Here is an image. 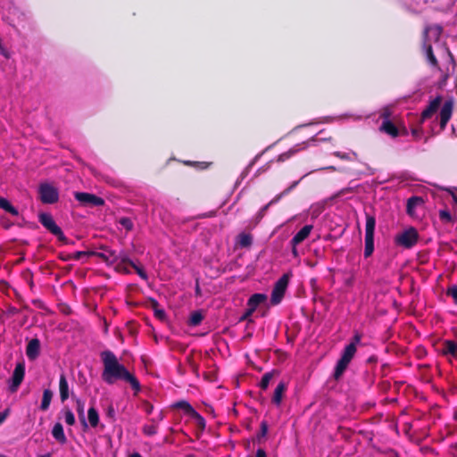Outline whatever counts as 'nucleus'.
<instances>
[{"label": "nucleus", "mask_w": 457, "mask_h": 457, "mask_svg": "<svg viewBox=\"0 0 457 457\" xmlns=\"http://www.w3.org/2000/svg\"><path fill=\"white\" fill-rule=\"evenodd\" d=\"M102 361L104 362V370L102 378L107 384L112 385L118 379L129 382L131 387L139 392L141 389L139 381L129 373L124 365L118 361L117 357L110 351L103 352Z\"/></svg>", "instance_id": "nucleus-1"}, {"label": "nucleus", "mask_w": 457, "mask_h": 457, "mask_svg": "<svg viewBox=\"0 0 457 457\" xmlns=\"http://www.w3.org/2000/svg\"><path fill=\"white\" fill-rule=\"evenodd\" d=\"M442 33V28L438 25L428 26L423 33V49L428 63L436 67L437 65L436 58L433 54V48L441 47L439 38Z\"/></svg>", "instance_id": "nucleus-2"}, {"label": "nucleus", "mask_w": 457, "mask_h": 457, "mask_svg": "<svg viewBox=\"0 0 457 457\" xmlns=\"http://www.w3.org/2000/svg\"><path fill=\"white\" fill-rule=\"evenodd\" d=\"M361 339V335L359 333H355L352 342L345 347L341 358L338 360L335 369L336 378H338L347 368L348 364L356 353L357 345L360 344Z\"/></svg>", "instance_id": "nucleus-3"}, {"label": "nucleus", "mask_w": 457, "mask_h": 457, "mask_svg": "<svg viewBox=\"0 0 457 457\" xmlns=\"http://www.w3.org/2000/svg\"><path fill=\"white\" fill-rule=\"evenodd\" d=\"M418 238V231L413 227H410L396 235L395 242L397 245L409 249L417 244Z\"/></svg>", "instance_id": "nucleus-4"}, {"label": "nucleus", "mask_w": 457, "mask_h": 457, "mask_svg": "<svg viewBox=\"0 0 457 457\" xmlns=\"http://www.w3.org/2000/svg\"><path fill=\"white\" fill-rule=\"evenodd\" d=\"M40 200L43 204H52L58 201V189L49 183H41L38 187Z\"/></svg>", "instance_id": "nucleus-5"}, {"label": "nucleus", "mask_w": 457, "mask_h": 457, "mask_svg": "<svg viewBox=\"0 0 457 457\" xmlns=\"http://www.w3.org/2000/svg\"><path fill=\"white\" fill-rule=\"evenodd\" d=\"M290 274H284L276 283L271 292L270 302L273 304H278L281 302L288 286Z\"/></svg>", "instance_id": "nucleus-6"}, {"label": "nucleus", "mask_w": 457, "mask_h": 457, "mask_svg": "<svg viewBox=\"0 0 457 457\" xmlns=\"http://www.w3.org/2000/svg\"><path fill=\"white\" fill-rule=\"evenodd\" d=\"M40 223L47 228L52 234L56 236L59 240L65 241L66 237L62 231L61 228L55 223L52 215L46 212L40 213L39 216Z\"/></svg>", "instance_id": "nucleus-7"}, {"label": "nucleus", "mask_w": 457, "mask_h": 457, "mask_svg": "<svg viewBox=\"0 0 457 457\" xmlns=\"http://www.w3.org/2000/svg\"><path fill=\"white\" fill-rule=\"evenodd\" d=\"M25 376V365L22 362L16 364L11 378L8 380V389L14 393L18 390Z\"/></svg>", "instance_id": "nucleus-8"}, {"label": "nucleus", "mask_w": 457, "mask_h": 457, "mask_svg": "<svg viewBox=\"0 0 457 457\" xmlns=\"http://www.w3.org/2000/svg\"><path fill=\"white\" fill-rule=\"evenodd\" d=\"M75 199L86 206H102L104 204L103 198L89 193L76 192Z\"/></svg>", "instance_id": "nucleus-9"}, {"label": "nucleus", "mask_w": 457, "mask_h": 457, "mask_svg": "<svg viewBox=\"0 0 457 457\" xmlns=\"http://www.w3.org/2000/svg\"><path fill=\"white\" fill-rule=\"evenodd\" d=\"M453 109V99L447 100L444 103V104L440 110V113H439L441 129H444L446 126L447 122L449 121L450 118L452 117Z\"/></svg>", "instance_id": "nucleus-10"}, {"label": "nucleus", "mask_w": 457, "mask_h": 457, "mask_svg": "<svg viewBox=\"0 0 457 457\" xmlns=\"http://www.w3.org/2000/svg\"><path fill=\"white\" fill-rule=\"evenodd\" d=\"M97 255L109 264L116 262L119 259L125 260L116 251L109 248H104L102 252L97 253Z\"/></svg>", "instance_id": "nucleus-11"}, {"label": "nucleus", "mask_w": 457, "mask_h": 457, "mask_svg": "<svg viewBox=\"0 0 457 457\" xmlns=\"http://www.w3.org/2000/svg\"><path fill=\"white\" fill-rule=\"evenodd\" d=\"M76 402V411L83 428V430H87L88 428V424L87 421L86 414H85V401L81 398L77 397L75 399Z\"/></svg>", "instance_id": "nucleus-12"}, {"label": "nucleus", "mask_w": 457, "mask_h": 457, "mask_svg": "<svg viewBox=\"0 0 457 457\" xmlns=\"http://www.w3.org/2000/svg\"><path fill=\"white\" fill-rule=\"evenodd\" d=\"M441 100L442 99L440 96H436L432 101H430L428 107L421 113V118L423 120L430 118L434 113L436 112L441 104Z\"/></svg>", "instance_id": "nucleus-13"}, {"label": "nucleus", "mask_w": 457, "mask_h": 457, "mask_svg": "<svg viewBox=\"0 0 457 457\" xmlns=\"http://www.w3.org/2000/svg\"><path fill=\"white\" fill-rule=\"evenodd\" d=\"M40 342L37 338L31 339L26 348V354L29 360H35L39 355Z\"/></svg>", "instance_id": "nucleus-14"}, {"label": "nucleus", "mask_w": 457, "mask_h": 457, "mask_svg": "<svg viewBox=\"0 0 457 457\" xmlns=\"http://www.w3.org/2000/svg\"><path fill=\"white\" fill-rule=\"evenodd\" d=\"M312 230V225H305L303 226L291 239V245H299L303 241H304L309 235L311 234V231Z\"/></svg>", "instance_id": "nucleus-15"}, {"label": "nucleus", "mask_w": 457, "mask_h": 457, "mask_svg": "<svg viewBox=\"0 0 457 457\" xmlns=\"http://www.w3.org/2000/svg\"><path fill=\"white\" fill-rule=\"evenodd\" d=\"M383 116H384V120L380 127V129L394 137H397L398 129L394 125V123L389 120V114L384 113Z\"/></svg>", "instance_id": "nucleus-16"}, {"label": "nucleus", "mask_w": 457, "mask_h": 457, "mask_svg": "<svg viewBox=\"0 0 457 457\" xmlns=\"http://www.w3.org/2000/svg\"><path fill=\"white\" fill-rule=\"evenodd\" d=\"M59 392L62 402H65L70 396L69 384L64 374L60 376Z\"/></svg>", "instance_id": "nucleus-17"}, {"label": "nucleus", "mask_w": 457, "mask_h": 457, "mask_svg": "<svg viewBox=\"0 0 457 457\" xmlns=\"http://www.w3.org/2000/svg\"><path fill=\"white\" fill-rule=\"evenodd\" d=\"M52 435L54 438L62 445L65 444L67 441L62 425L59 422L54 425L52 429Z\"/></svg>", "instance_id": "nucleus-18"}, {"label": "nucleus", "mask_w": 457, "mask_h": 457, "mask_svg": "<svg viewBox=\"0 0 457 457\" xmlns=\"http://www.w3.org/2000/svg\"><path fill=\"white\" fill-rule=\"evenodd\" d=\"M266 300L264 294H254L247 301V306L250 307V312H254L257 307Z\"/></svg>", "instance_id": "nucleus-19"}, {"label": "nucleus", "mask_w": 457, "mask_h": 457, "mask_svg": "<svg viewBox=\"0 0 457 457\" xmlns=\"http://www.w3.org/2000/svg\"><path fill=\"white\" fill-rule=\"evenodd\" d=\"M285 390H286V385L284 382H280L276 386V388L274 390L273 396H272V403L275 405L279 406L281 404Z\"/></svg>", "instance_id": "nucleus-20"}, {"label": "nucleus", "mask_w": 457, "mask_h": 457, "mask_svg": "<svg viewBox=\"0 0 457 457\" xmlns=\"http://www.w3.org/2000/svg\"><path fill=\"white\" fill-rule=\"evenodd\" d=\"M376 220L373 216H367L365 224V238H374Z\"/></svg>", "instance_id": "nucleus-21"}, {"label": "nucleus", "mask_w": 457, "mask_h": 457, "mask_svg": "<svg viewBox=\"0 0 457 457\" xmlns=\"http://www.w3.org/2000/svg\"><path fill=\"white\" fill-rule=\"evenodd\" d=\"M173 408L181 409L186 414L191 416L195 410L194 407L186 400H180L172 403Z\"/></svg>", "instance_id": "nucleus-22"}, {"label": "nucleus", "mask_w": 457, "mask_h": 457, "mask_svg": "<svg viewBox=\"0 0 457 457\" xmlns=\"http://www.w3.org/2000/svg\"><path fill=\"white\" fill-rule=\"evenodd\" d=\"M88 427L96 428L99 424V414L96 408L90 407L87 411V419Z\"/></svg>", "instance_id": "nucleus-23"}, {"label": "nucleus", "mask_w": 457, "mask_h": 457, "mask_svg": "<svg viewBox=\"0 0 457 457\" xmlns=\"http://www.w3.org/2000/svg\"><path fill=\"white\" fill-rule=\"evenodd\" d=\"M0 208L11 213L13 216L19 215V211L12 205L8 199L0 196Z\"/></svg>", "instance_id": "nucleus-24"}, {"label": "nucleus", "mask_w": 457, "mask_h": 457, "mask_svg": "<svg viewBox=\"0 0 457 457\" xmlns=\"http://www.w3.org/2000/svg\"><path fill=\"white\" fill-rule=\"evenodd\" d=\"M441 351L444 354H451L453 358H455L457 355V345L453 341H446Z\"/></svg>", "instance_id": "nucleus-25"}, {"label": "nucleus", "mask_w": 457, "mask_h": 457, "mask_svg": "<svg viewBox=\"0 0 457 457\" xmlns=\"http://www.w3.org/2000/svg\"><path fill=\"white\" fill-rule=\"evenodd\" d=\"M422 199L419 196H412L411 198L408 199V202H407V206H406V211H407V213L411 216L413 215L414 213V210L415 208L420 205V204H422Z\"/></svg>", "instance_id": "nucleus-26"}, {"label": "nucleus", "mask_w": 457, "mask_h": 457, "mask_svg": "<svg viewBox=\"0 0 457 457\" xmlns=\"http://www.w3.org/2000/svg\"><path fill=\"white\" fill-rule=\"evenodd\" d=\"M53 393L50 389H45L43 392V397L40 404V408L43 411H46L51 403Z\"/></svg>", "instance_id": "nucleus-27"}, {"label": "nucleus", "mask_w": 457, "mask_h": 457, "mask_svg": "<svg viewBox=\"0 0 457 457\" xmlns=\"http://www.w3.org/2000/svg\"><path fill=\"white\" fill-rule=\"evenodd\" d=\"M62 415L64 420V422L69 426H73L76 422L75 415L72 411L69 408H64L62 410Z\"/></svg>", "instance_id": "nucleus-28"}, {"label": "nucleus", "mask_w": 457, "mask_h": 457, "mask_svg": "<svg viewBox=\"0 0 457 457\" xmlns=\"http://www.w3.org/2000/svg\"><path fill=\"white\" fill-rule=\"evenodd\" d=\"M237 243L241 247H248L253 243V237L250 234L241 233L237 237Z\"/></svg>", "instance_id": "nucleus-29"}, {"label": "nucleus", "mask_w": 457, "mask_h": 457, "mask_svg": "<svg viewBox=\"0 0 457 457\" xmlns=\"http://www.w3.org/2000/svg\"><path fill=\"white\" fill-rule=\"evenodd\" d=\"M303 147L300 148L298 145L294 146L293 148L289 149L287 152H285L278 155V162H285L286 160L289 159L291 156H293L295 153H297L300 149H303Z\"/></svg>", "instance_id": "nucleus-30"}, {"label": "nucleus", "mask_w": 457, "mask_h": 457, "mask_svg": "<svg viewBox=\"0 0 457 457\" xmlns=\"http://www.w3.org/2000/svg\"><path fill=\"white\" fill-rule=\"evenodd\" d=\"M374 251V238H365L364 255L369 257Z\"/></svg>", "instance_id": "nucleus-31"}, {"label": "nucleus", "mask_w": 457, "mask_h": 457, "mask_svg": "<svg viewBox=\"0 0 457 457\" xmlns=\"http://www.w3.org/2000/svg\"><path fill=\"white\" fill-rule=\"evenodd\" d=\"M273 377V373L272 372H266L261 381H260V387L263 390H266L270 385V382L271 380Z\"/></svg>", "instance_id": "nucleus-32"}, {"label": "nucleus", "mask_w": 457, "mask_h": 457, "mask_svg": "<svg viewBox=\"0 0 457 457\" xmlns=\"http://www.w3.org/2000/svg\"><path fill=\"white\" fill-rule=\"evenodd\" d=\"M203 320V315L200 312H195L191 314L189 323L192 326H197Z\"/></svg>", "instance_id": "nucleus-33"}, {"label": "nucleus", "mask_w": 457, "mask_h": 457, "mask_svg": "<svg viewBox=\"0 0 457 457\" xmlns=\"http://www.w3.org/2000/svg\"><path fill=\"white\" fill-rule=\"evenodd\" d=\"M192 419H194L196 422V424L202 428L204 429L206 426V422L204 418L199 414L196 411L190 416Z\"/></svg>", "instance_id": "nucleus-34"}, {"label": "nucleus", "mask_w": 457, "mask_h": 457, "mask_svg": "<svg viewBox=\"0 0 457 457\" xmlns=\"http://www.w3.org/2000/svg\"><path fill=\"white\" fill-rule=\"evenodd\" d=\"M297 184H298V181L294 182V183L291 185V187H288V188H287V189L283 194H281V195H279L276 196V197H275L273 200H271V201H270V202L266 206H264L263 211L267 210V208L269 207V205H270V204H275V203L278 202V201H279V199L281 198V196H282L283 195H286V194H287L288 192H290V191H291V190H292V189H293V188H294Z\"/></svg>", "instance_id": "nucleus-35"}, {"label": "nucleus", "mask_w": 457, "mask_h": 457, "mask_svg": "<svg viewBox=\"0 0 457 457\" xmlns=\"http://www.w3.org/2000/svg\"><path fill=\"white\" fill-rule=\"evenodd\" d=\"M143 432L147 436H154L157 433V429L154 425H146L143 428Z\"/></svg>", "instance_id": "nucleus-36"}, {"label": "nucleus", "mask_w": 457, "mask_h": 457, "mask_svg": "<svg viewBox=\"0 0 457 457\" xmlns=\"http://www.w3.org/2000/svg\"><path fill=\"white\" fill-rule=\"evenodd\" d=\"M120 223L127 230H131L133 228V222H132V220L129 218H122V219H120Z\"/></svg>", "instance_id": "nucleus-37"}, {"label": "nucleus", "mask_w": 457, "mask_h": 457, "mask_svg": "<svg viewBox=\"0 0 457 457\" xmlns=\"http://www.w3.org/2000/svg\"><path fill=\"white\" fill-rule=\"evenodd\" d=\"M439 217H440L441 220H443L445 222H449L452 219L451 213L447 210H440Z\"/></svg>", "instance_id": "nucleus-38"}, {"label": "nucleus", "mask_w": 457, "mask_h": 457, "mask_svg": "<svg viewBox=\"0 0 457 457\" xmlns=\"http://www.w3.org/2000/svg\"><path fill=\"white\" fill-rule=\"evenodd\" d=\"M131 264H132V266L134 267V269L136 270V271H137V275H138L141 278H143V279L146 280V279H147V275H146L145 271L142 268H140V267L137 266L136 264H134V263H132V262H131Z\"/></svg>", "instance_id": "nucleus-39"}, {"label": "nucleus", "mask_w": 457, "mask_h": 457, "mask_svg": "<svg viewBox=\"0 0 457 457\" xmlns=\"http://www.w3.org/2000/svg\"><path fill=\"white\" fill-rule=\"evenodd\" d=\"M333 154L341 160H351L349 153H342L339 151H336L333 153Z\"/></svg>", "instance_id": "nucleus-40"}, {"label": "nucleus", "mask_w": 457, "mask_h": 457, "mask_svg": "<svg viewBox=\"0 0 457 457\" xmlns=\"http://www.w3.org/2000/svg\"><path fill=\"white\" fill-rule=\"evenodd\" d=\"M448 295L457 303V285H453L449 288Z\"/></svg>", "instance_id": "nucleus-41"}, {"label": "nucleus", "mask_w": 457, "mask_h": 457, "mask_svg": "<svg viewBox=\"0 0 457 457\" xmlns=\"http://www.w3.org/2000/svg\"><path fill=\"white\" fill-rule=\"evenodd\" d=\"M86 255H87V253L83 252V251H78V252H75L74 253H72L71 255V258H72L74 260H79L82 256H86Z\"/></svg>", "instance_id": "nucleus-42"}, {"label": "nucleus", "mask_w": 457, "mask_h": 457, "mask_svg": "<svg viewBox=\"0 0 457 457\" xmlns=\"http://www.w3.org/2000/svg\"><path fill=\"white\" fill-rule=\"evenodd\" d=\"M4 313L8 316H13L18 313V309L13 306H10L7 308Z\"/></svg>", "instance_id": "nucleus-43"}, {"label": "nucleus", "mask_w": 457, "mask_h": 457, "mask_svg": "<svg viewBox=\"0 0 457 457\" xmlns=\"http://www.w3.org/2000/svg\"><path fill=\"white\" fill-rule=\"evenodd\" d=\"M9 414V410L6 409L3 412H0V424L4 422V420L6 419V417Z\"/></svg>", "instance_id": "nucleus-44"}, {"label": "nucleus", "mask_w": 457, "mask_h": 457, "mask_svg": "<svg viewBox=\"0 0 457 457\" xmlns=\"http://www.w3.org/2000/svg\"><path fill=\"white\" fill-rule=\"evenodd\" d=\"M155 316L162 320L165 318V312L163 310H155Z\"/></svg>", "instance_id": "nucleus-45"}, {"label": "nucleus", "mask_w": 457, "mask_h": 457, "mask_svg": "<svg viewBox=\"0 0 457 457\" xmlns=\"http://www.w3.org/2000/svg\"><path fill=\"white\" fill-rule=\"evenodd\" d=\"M255 457H267V456H266V453H265V451H264V450H262V449H258V450L256 451Z\"/></svg>", "instance_id": "nucleus-46"}, {"label": "nucleus", "mask_w": 457, "mask_h": 457, "mask_svg": "<svg viewBox=\"0 0 457 457\" xmlns=\"http://www.w3.org/2000/svg\"><path fill=\"white\" fill-rule=\"evenodd\" d=\"M447 192H449L453 199L454 202H457V195L456 194L454 193L453 190L450 189V188H447L446 189Z\"/></svg>", "instance_id": "nucleus-47"}, {"label": "nucleus", "mask_w": 457, "mask_h": 457, "mask_svg": "<svg viewBox=\"0 0 457 457\" xmlns=\"http://www.w3.org/2000/svg\"><path fill=\"white\" fill-rule=\"evenodd\" d=\"M297 245H292V253L295 257L298 256Z\"/></svg>", "instance_id": "nucleus-48"}, {"label": "nucleus", "mask_w": 457, "mask_h": 457, "mask_svg": "<svg viewBox=\"0 0 457 457\" xmlns=\"http://www.w3.org/2000/svg\"><path fill=\"white\" fill-rule=\"evenodd\" d=\"M262 430L263 434H265L267 432V425L265 422L262 423Z\"/></svg>", "instance_id": "nucleus-49"}, {"label": "nucleus", "mask_w": 457, "mask_h": 457, "mask_svg": "<svg viewBox=\"0 0 457 457\" xmlns=\"http://www.w3.org/2000/svg\"><path fill=\"white\" fill-rule=\"evenodd\" d=\"M254 312H250V307L247 306V310L245 312V316L247 317V316H250Z\"/></svg>", "instance_id": "nucleus-50"}, {"label": "nucleus", "mask_w": 457, "mask_h": 457, "mask_svg": "<svg viewBox=\"0 0 457 457\" xmlns=\"http://www.w3.org/2000/svg\"><path fill=\"white\" fill-rule=\"evenodd\" d=\"M129 457H142V456L138 453H134L130 454Z\"/></svg>", "instance_id": "nucleus-51"}, {"label": "nucleus", "mask_w": 457, "mask_h": 457, "mask_svg": "<svg viewBox=\"0 0 457 457\" xmlns=\"http://www.w3.org/2000/svg\"><path fill=\"white\" fill-rule=\"evenodd\" d=\"M195 293H196V295L200 294V287H199L198 284H196V286H195Z\"/></svg>", "instance_id": "nucleus-52"}, {"label": "nucleus", "mask_w": 457, "mask_h": 457, "mask_svg": "<svg viewBox=\"0 0 457 457\" xmlns=\"http://www.w3.org/2000/svg\"><path fill=\"white\" fill-rule=\"evenodd\" d=\"M39 457H51V454L48 453L40 455Z\"/></svg>", "instance_id": "nucleus-53"}, {"label": "nucleus", "mask_w": 457, "mask_h": 457, "mask_svg": "<svg viewBox=\"0 0 457 457\" xmlns=\"http://www.w3.org/2000/svg\"><path fill=\"white\" fill-rule=\"evenodd\" d=\"M109 414L112 415L113 413V409L112 408H110L109 411H108Z\"/></svg>", "instance_id": "nucleus-54"}, {"label": "nucleus", "mask_w": 457, "mask_h": 457, "mask_svg": "<svg viewBox=\"0 0 457 457\" xmlns=\"http://www.w3.org/2000/svg\"><path fill=\"white\" fill-rule=\"evenodd\" d=\"M326 169L333 170H336V168H335L334 166H329V167H327Z\"/></svg>", "instance_id": "nucleus-55"}, {"label": "nucleus", "mask_w": 457, "mask_h": 457, "mask_svg": "<svg viewBox=\"0 0 457 457\" xmlns=\"http://www.w3.org/2000/svg\"><path fill=\"white\" fill-rule=\"evenodd\" d=\"M4 322L3 317L0 315V325Z\"/></svg>", "instance_id": "nucleus-56"}, {"label": "nucleus", "mask_w": 457, "mask_h": 457, "mask_svg": "<svg viewBox=\"0 0 457 457\" xmlns=\"http://www.w3.org/2000/svg\"><path fill=\"white\" fill-rule=\"evenodd\" d=\"M351 154L354 156H357L356 153L355 152H351Z\"/></svg>", "instance_id": "nucleus-57"}, {"label": "nucleus", "mask_w": 457, "mask_h": 457, "mask_svg": "<svg viewBox=\"0 0 457 457\" xmlns=\"http://www.w3.org/2000/svg\"><path fill=\"white\" fill-rule=\"evenodd\" d=\"M0 457H6V456H4V455H0Z\"/></svg>", "instance_id": "nucleus-58"}]
</instances>
